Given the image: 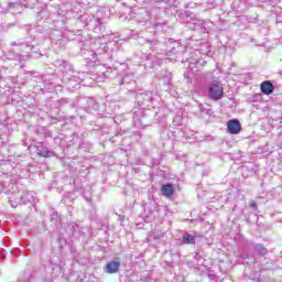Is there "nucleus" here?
Instances as JSON below:
<instances>
[{
	"label": "nucleus",
	"instance_id": "f257e3e1",
	"mask_svg": "<svg viewBox=\"0 0 282 282\" xmlns=\"http://www.w3.org/2000/svg\"><path fill=\"white\" fill-rule=\"evenodd\" d=\"M110 37L111 35L99 36L95 42V45H98L96 51L89 50V45H91V41L87 40V41L79 42L82 56H84L86 61L96 62V58H98V54L100 55L109 52V45H107V40Z\"/></svg>",
	"mask_w": 282,
	"mask_h": 282
},
{
	"label": "nucleus",
	"instance_id": "f03ea898",
	"mask_svg": "<svg viewBox=\"0 0 282 282\" xmlns=\"http://www.w3.org/2000/svg\"><path fill=\"white\" fill-rule=\"evenodd\" d=\"M78 20L80 21V23H84V25L93 28V32L95 34H102V32H105V26L102 25V21L100 20V18L84 13L79 17Z\"/></svg>",
	"mask_w": 282,
	"mask_h": 282
},
{
	"label": "nucleus",
	"instance_id": "7ed1b4c3",
	"mask_svg": "<svg viewBox=\"0 0 282 282\" xmlns=\"http://www.w3.org/2000/svg\"><path fill=\"white\" fill-rule=\"evenodd\" d=\"M208 96L212 100H221V98H224V86L221 85V83L218 82H214L212 84H209L208 88Z\"/></svg>",
	"mask_w": 282,
	"mask_h": 282
},
{
	"label": "nucleus",
	"instance_id": "20e7f679",
	"mask_svg": "<svg viewBox=\"0 0 282 282\" xmlns=\"http://www.w3.org/2000/svg\"><path fill=\"white\" fill-rule=\"evenodd\" d=\"M12 47H19L20 52H23L24 54H30L32 50H34V45L23 42L22 40H18L14 42H11Z\"/></svg>",
	"mask_w": 282,
	"mask_h": 282
},
{
	"label": "nucleus",
	"instance_id": "39448f33",
	"mask_svg": "<svg viewBox=\"0 0 282 282\" xmlns=\"http://www.w3.org/2000/svg\"><path fill=\"white\" fill-rule=\"evenodd\" d=\"M227 131L231 133V135H238L241 133V122L238 119H231L227 122Z\"/></svg>",
	"mask_w": 282,
	"mask_h": 282
},
{
	"label": "nucleus",
	"instance_id": "423d86ee",
	"mask_svg": "<svg viewBox=\"0 0 282 282\" xmlns=\"http://www.w3.org/2000/svg\"><path fill=\"white\" fill-rule=\"evenodd\" d=\"M260 91H262L264 96H270L274 94V84H272V82L270 80L262 82L260 85Z\"/></svg>",
	"mask_w": 282,
	"mask_h": 282
},
{
	"label": "nucleus",
	"instance_id": "0eeeda50",
	"mask_svg": "<svg viewBox=\"0 0 282 282\" xmlns=\"http://www.w3.org/2000/svg\"><path fill=\"white\" fill-rule=\"evenodd\" d=\"M153 97V93L147 91L145 94H137V102L138 105H147V102H151Z\"/></svg>",
	"mask_w": 282,
	"mask_h": 282
},
{
	"label": "nucleus",
	"instance_id": "6e6552de",
	"mask_svg": "<svg viewBox=\"0 0 282 282\" xmlns=\"http://www.w3.org/2000/svg\"><path fill=\"white\" fill-rule=\"evenodd\" d=\"M118 270H120V261L112 260L106 264L105 272H107V274H116Z\"/></svg>",
	"mask_w": 282,
	"mask_h": 282
},
{
	"label": "nucleus",
	"instance_id": "1a4fd4ad",
	"mask_svg": "<svg viewBox=\"0 0 282 282\" xmlns=\"http://www.w3.org/2000/svg\"><path fill=\"white\" fill-rule=\"evenodd\" d=\"M64 80H66V83H69V85H72V83H75V85H80V76H78L77 72H73V75L65 74Z\"/></svg>",
	"mask_w": 282,
	"mask_h": 282
},
{
	"label": "nucleus",
	"instance_id": "9d476101",
	"mask_svg": "<svg viewBox=\"0 0 282 282\" xmlns=\"http://www.w3.org/2000/svg\"><path fill=\"white\" fill-rule=\"evenodd\" d=\"M161 191H162V195H164L165 197H173L175 193V188H173L171 184L163 185Z\"/></svg>",
	"mask_w": 282,
	"mask_h": 282
},
{
	"label": "nucleus",
	"instance_id": "9b49d317",
	"mask_svg": "<svg viewBox=\"0 0 282 282\" xmlns=\"http://www.w3.org/2000/svg\"><path fill=\"white\" fill-rule=\"evenodd\" d=\"M191 57H188L186 59V63H188V67L192 69L193 72V66L192 65H197V63H199V59L197 58V52H192L189 54Z\"/></svg>",
	"mask_w": 282,
	"mask_h": 282
},
{
	"label": "nucleus",
	"instance_id": "f8f14e48",
	"mask_svg": "<svg viewBox=\"0 0 282 282\" xmlns=\"http://www.w3.org/2000/svg\"><path fill=\"white\" fill-rule=\"evenodd\" d=\"M253 250L257 252V254H260V257H265L268 254V249L261 243L254 245Z\"/></svg>",
	"mask_w": 282,
	"mask_h": 282
},
{
	"label": "nucleus",
	"instance_id": "ddd939ff",
	"mask_svg": "<svg viewBox=\"0 0 282 282\" xmlns=\"http://www.w3.org/2000/svg\"><path fill=\"white\" fill-rule=\"evenodd\" d=\"M158 41L147 40L143 45L145 50H151V52H155V50H158Z\"/></svg>",
	"mask_w": 282,
	"mask_h": 282
},
{
	"label": "nucleus",
	"instance_id": "4468645a",
	"mask_svg": "<svg viewBox=\"0 0 282 282\" xmlns=\"http://www.w3.org/2000/svg\"><path fill=\"white\" fill-rule=\"evenodd\" d=\"M37 155H40V158H54L56 153L53 151L41 150V148L37 147Z\"/></svg>",
	"mask_w": 282,
	"mask_h": 282
},
{
	"label": "nucleus",
	"instance_id": "2eb2a0df",
	"mask_svg": "<svg viewBox=\"0 0 282 282\" xmlns=\"http://www.w3.org/2000/svg\"><path fill=\"white\" fill-rule=\"evenodd\" d=\"M183 243L193 245L195 243V236L191 234L183 235Z\"/></svg>",
	"mask_w": 282,
	"mask_h": 282
},
{
	"label": "nucleus",
	"instance_id": "dca6fc26",
	"mask_svg": "<svg viewBox=\"0 0 282 282\" xmlns=\"http://www.w3.org/2000/svg\"><path fill=\"white\" fill-rule=\"evenodd\" d=\"M259 276H261V273H259V271H254L250 274L251 281H259Z\"/></svg>",
	"mask_w": 282,
	"mask_h": 282
},
{
	"label": "nucleus",
	"instance_id": "f3484780",
	"mask_svg": "<svg viewBox=\"0 0 282 282\" xmlns=\"http://www.w3.org/2000/svg\"><path fill=\"white\" fill-rule=\"evenodd\" d=\"M18 282H30V276L22 278Z\"/></svg>",
	"mask_w": 282,
	"mask_h": 282
},
{
	"label": "nucleus",
	"instance_id": "a211bd4d",
	"mask_svg": "<svg viewBox=\"0 0 282 282\" xmlns=\"http://www.w3.org/2000/svg\"><path fill=\"white\" fill-rule=\"evenodd\" d=\"M250 207H251V208H257V203L251 202V203H250Z\"/></svg>",
	"mask_w": 282,
	"mask_h": 282
},
{
	"label": "nucleus",
	"instance_id": "6ab92c4d",
	"mask_svg": "<svg viewBox=\"0 0 282 282\" xmlns=\"http://www.w3.org/2000/svg\"><path fill=\"white\" fill-rule=\"evenodd\" d=\"M18 61L22 62L23 61V55H18Z\"/></svg>",
	"mask_w": 282,
	"mask_h": 282
},
{
	"label": "nucleus",
	"instance_id": "aec40b11",
	"mask_svg": "<svg viewBox=\"0 0 282 282\" xmlns=\"http://www.w3.org/2000/svg\"><path fill=\"white\" fill-rule=\"evenodd\" d=\"M202 54H208V50H200Z\"/></svg>",
	"mask_w": 282,
	"mask_h": 282
},
{
	"label": "nucleus",
	"instance_id": "412c9836",
	"mask_svg": "<svg viewBox=\"0 0 282 282\" xmlns=\"http://www.w3.org/2000/svg\"><path fill=\"white\" fill-rule=\"evenodd\" d=\"M68 228H78L77 225H68Z\"/></svg>",
	"mask_w": 282,
	"mask_h": 282
},
{
	"label": "nucleus",
	"instance_id": "4be33fe9",
	"mask_svg": "<svg viewBox=\"0 0 282 282\" xmlns=\"http://www.w3.org/2000/svg\"><path fill=\"white\" fill-rule=\"evenodd\" d=\"M175 52V46L172 47V50L170 51V54H173Z\"/></svg>",
	"mask_w": 282,
	"mask_h": 282
},
{
	"label": "nucleus",
	"instance_id": "5701e85b",
	"mask_svg": "<svg viewBox=\"0 0 282 282\" xmlns=\"http://www.w3.org/2000/svg\"><path fill=\"white\" fill-rule=\"evenodd\" d=\"M206 47H207V50H208V44H206Z\"/></svg>",
	"mask_w": 282,
	"mask_h": 282
}]
</instances>
